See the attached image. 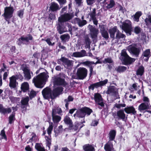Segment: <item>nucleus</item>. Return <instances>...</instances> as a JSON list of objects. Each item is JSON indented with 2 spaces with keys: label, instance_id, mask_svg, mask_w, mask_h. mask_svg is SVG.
Returning <instances> with one entry per match:
<instances>
[{
  "label": "nucleus",
  "instance_id": "nucleus-59",
  "mask_svg": "<svg viewBox=\"0 0 151 151\" xmlns=\"http://www.w3.org/2000/svg\"><path fill=\"white\" fill-rule=\"evenodd\" d=\"M126 104H117L116 103L114 105L115 107L118 109H120L121 107H125L126 106Z\"/></svg>",
  "mask_w": 151,
  "mask_h": 151
},
{
  "label": "nucleus",
  "instance_id": "nucleus-10",
  "mask_svg": "<svg viewBox=\"0 0 151 151\" xmlns=\"http://www.w3.org/2000/svg\"><path fill=\"white\" fill-rule=\"evenodd\" d=\"M60 60L62 61L65 65H66L68 67L71 65L72 63V60H70L64 57H62L60 59L58 60L57 63L59 64H60Z\"/></svg>",
  "mask_w": 151,
  "mask_h": 151
},
{
  "label": "nucleus",
  "instance_id": "nucleus-18",
  "mask_svg": "<svg viewBox=\"0 0 151 151\" xmlns=\"http://www.w3.org/2000/svg\"><path fill=\"white\" fill-rule=\"evenodd\" d=\"M73 116L75 118H84L85 116L82 108L77 109L76 113L74 114Z\"/></svg>",
  "mask_w": 151,
  "mask_h": 151
},
{
  "label": "nucleus",
  "instance_id": "nucleus-51",
  "mask_svg": "<svg viewBox=\"0 0 151 151\" xmlns=\"http://www.w3.org/2000/svg\"><path fill=\"white\" fill-rule=\"evenodd\" d=\"M102 36L106 40H108L109 38V34L107 31L101 33Z\"/></svg>",
  "mask_w": 151,
  "mask_h": 151
},
{
  "label": "nucleus",
  "instance_id": "nucleus-45",
  "mask_svg": "<svg viewBox=\"0 0 151 151\" xmlns=\"http://www.w3.org/2000/svg\"><path fill=\"white\" fill-rule=\"evenodd\" d=\"M141 15V13L140 12H137L134 15V20L137 22L139 21V18Z\"/></svg>",
  "mask_w": 151,
  "mask_h": 151
},
{
  "label": "nucleus",
  "instance_id": "nucleus-11",
  "mask_svg": "<svg viewBox=\"0 0 151 151\" xmlns=\"http://www.w3.org/2000/svg\"><path fill=\"white\" fill-rule=\"evenodd\" d=\"M54 83L55 85H61L63 86H65L67 85L65 79L60 77L55 78L54 80Z\"/></svg>",
  "mask_w": 151,
  "mask_h": 151
},
{
  "label": "nucleus",
  "instance_id": "nucleus-8",
  "mask_svg": "<svg viewBox=\"0 0 151 151\" xmlns=\"http://www.w3.org/2000/svg\"><path fill=\"white\" fill-rule=\"evenodd\" d=\"M94 99L97 104L102 107H104L105 106L104 103L103 102V99L100 93H95Z\"/></svg>",
  "mask_w": 151,
  "mask_h": 151
},
{
  "label": "nucleus",
  "instance_id": "nucleus-13",
  "mask_svg": "<svg viewBox=\"0 0 151 151\" xmlns=\"http://www.w3.org/2000/svg\"><path fill=\"white\" fill-rule=\"evenodd\" d=\"M63 88L61 86L57 87L54 89L52 91L53 97L55 98L61 94L63 91Z\"/></svg>",
  "mask_w": 151,
  "mask_h": 151
},
{
  "label": "nucleus",
  "instance_id": "nucleus-52",
  "mask_svg": "<svg viewBox=\"0 0 151 151\" xmlns=\"http://www.w3.org/2000/svg\"><path fill=\"white\" fill-rule=\"evenodd\" d=\"M0 135L1 136L2 139H4L6 141L7 140V138L5 134V131L4 129L1 130Z\"/></svg>",
  "mask_w": 151,
  "mask_h": 151
},
{
  "label": "nucleus",
  "instance_id": "nucleus-35",
  "mask_svg": "<svg viewBox=\"0 0 151 151\" xmlns=\"http://www.w3.org/2000/svg\"><path fill=\"white\" fill-rule=\"evenodd\" d=\"M63 22H58V24L57 27V29L58 33L60 34H61L65 32L64 29L63 27Z\"/></svg>",
  "mask_w": 151,
  "mask_h": 151
},
{
  "label": "nucleus",
  "instance_id": "nucleus-48",
  "mask_svg": "<svg viewBox=\"0 0 151 151\" xmlns=\"http://www.w3.org/2000/svg\"><path fill=\"white\" fill-rule=\"evenodd\" d=\"M53 123L52 122L51 123V124H50L47 130V132L49 135L48 136H51V134L52 133V132L53 130Z\"/></svg>",
  "mask_w": 151,
  "mask_h": 151
},
{
  "label": "nucleus",
  "instance_id": "nucleus-44",
  "mask_svg": "<svg viewBox=\"0 0 151 151\" xmlns=\"http://www.w3.org/2000/svg\"><path fill=\"white\" fill-rule=\"evenodd\" d=\"M108 80L107 79H105L104 81H101L99 82H97L96 83L98 88L105 85L108 83Z\"/></svg>",
  "mask_w": 151,
  "mask_h": 151
},
{
  "label": "nucleus",
  "instance_id": "nucleus-26",
  "mask_svg": "<svg viewBox=\"0 0 151 151\" xmlns=\"http://www.w3.org/2000/svg\"><path fill=\"white\" fill-rule=\"evenodd\" d=\"M9 86L11 88H15L17 87V84H18V83L17 82V81L14 80L11 77H9Z\"/></svg>",
  "mask_w": 151,
  "mask_h": 151
},
{
  "label": "nucleus",
  "instance_id": "nucleus-22",
  "mask_svg": "<svg viewBox=\"0 0 151 151\" xmlns=\"http://www.w3.org/2000/svg\"><path fill=\"white\" fill-rule=\"evenodd\" d=\"M84 151H95L94 145L93 144H86L83 147Z\"/></svg>",
  "mask_w": 151,
  "mask_h": 151
},
{
  "label": "nucleus",
  "instance_id": "nucleus-55",
  "mask_svg": "<svg viewBox=\"0 0 151 151\" xmlns=\"http://www.w3.org/2000/svg\"><path fill=\"white\" fill-rule=\"evenodd\" d=\"M52 12L49 14L48 19L50 20H54L55 19V14Z\"/></svg>",
  "mask_w": 151,
  "mask_h": 151
},
{
  "label": "nucleus",
  "instance_id": "nucleus-56",
  "mask_svg": "<svg viewBox=\"0 0 151 151\" xmlns=\"http://www.w3.org/2000/svg\"><path fill=\"white\" fill-rule=\"evenodd\" d=\"M95 88H98L96 83L91 84L90 86H88V88L89 90L91 89L93 91L94 90Z\"/></svg>",
  "mask_w": 151,
  "mask_h": 151
},
{
  "label": "nucleus",
  "instance_id": "nucleus-64",
  "mask_svg": "<svg viewBox=\"0 0 151 151\" xmlns=\"http://www.w3.org/2000/svg\"><path fill=\"white\" fill-rule=\"evenodd\" d=\"M145 22L146 25L149 24V22L151 24V17L148 18H146L145 20Z\"/></svg>",
  "mask_w": 151,
  "mask_h": 151
},
{
  "label": "nucleus",
  "instance_id": "nucleus-1",
  "mask_svg": "<svg viewBox=\"0 0 151 151\" xmlns=\"http://www.w3.org/2000/svg\"><path fill=\"white\" fill-rule=\"evenodd\" d=\"M49 77L45 72L40 73L33 78L32 82L36 88H42L44 87Z\"/></svg>",
  "mask_w": 151,
  "mask_h": 151
},
{
  "label": "nucleus",
  "instance_id": "nucleus-42",
  "mask_svg": "<svg viewBox=\"0 0 151 151\" xmlns=\"http://www.w3.org/2000/svg\"><path fill=\"white\" fill-rule=\"evenodd\" d=\"M76 19L77 21L79 27H82L86 24L87 23L86 21L85 20H83L81 21L79 18H76Z\"/></svg>",
  "mask_w": 151,
  "mask_h": 151
},
{
  "label": "nucleus",
  "instance_id": "nucleus-54",
  "mask_svg": "<svg viewBox=\"0 0 151 151\" xmlns=\"http://www.w3.org/2000/svg\"><path fill=\"white\" fill-rule=\"evenodd\" d=\"M70 38V36L68 34L63 35H61L60 37V38H61V40L63 41H64L65 40L67 39H69Z\"/></svg>",
  "mask_w": 151,
  "mask_h": 151
},
{
  "label": "nucleus",
  "instance_id": "nucleus-12",
  "mask_svg": "<svg viewBox=\"0 0 151 151\" xmlns=\"http://www.w3.org/2000/svg\"><path fill=\"white\" fill-rule=\"evenodd\" d=\"M122 63L125 65H129L134 62L135 59L130 57L129 56L122 59Z\"/></svg>",
  "mask_w": 151,
  "mask_h": 151
},
{
  "label": "nucleus",
  "instance_id": "nucleus-21",
  "mask_svg": "<svg viewBox=\"0 0 151 151\" xmlns=\"http://www.w3.org/2000/svg\"><path fill=\"white\" fill-rule=\"evenodd\" d=\"M130 50L132 54L137 57L138 56L140 52L139 48H137L134 46H132L130 47Z\"/></svg>",
  "mask_w": 151,
  "mask_h": 151
},
{
  "label": "nucleus",
  "instance_id": "nucleus-23",
  "mask_svg": "<svg viewBox=\"0 0 151 151\" xmlns=\"http://www.w3.org/2000/svg\"><path fill=\"white\" fill-rule=\"evenodd\" d=\"M106 93L107 94L112 93L113 95L116 96L117 95V91L115 90V88L114 86H111L108 87Z\"/></svg>",
  "mask_w": 151,
  "mask_h": 151
},
{
  "label": "nucleus",
  "instance_id": "nucleus-25",
  "mask_svg": "<svg viewBox=\"0 0 151 151\" xmlns=\"http://www.w3.org/2000/svg\"><path fill=\"white\" fill-rule=\"evenodd\" d=\"M116 131L114 129L111 130L110 131L108 134V137L109 142L110 141H113L114 140L116 135Z\"/></svg>",
  "mask_w": 151,
  "mask_h": 151
},
{
  "label": "nucleus",
  "instance_id": "nucleus-50",
  "mask_svg": "<svg viewBox=\"0 0 151 151\" xmlns=\"http://www.w3.org/2000/svg\"><path fill=\"white\" fill-rule=\"evenodd\" d=\"M96 8H94L93 11L91 12L89 14V15L91 19L96 17Z\"/></svg>",
  "mask_w": 151,
  "mask_h": 151
},
{
  "label": "nucleus",
  "instance_id": "nucleus-58",
  "mask_svg": "<svg viewBox=\"0 0 151 151\" xmlns=\"http://www.w3.org/2000/svg\"><path fill=\"white\" fill-rule=\"evenodd\" d=\"M24 9H21L18 11L17 12V14L18 16L21 18L23 17L24 14Z\"/></svg>",
  "mask_w": 151,
  "mask_h": 151
},
{
  "label": "nucleus",
  "instance_id": "nucleus-36",
  "mask_svg": "<svg viewBox=\"0 0 151 151\" xmlns=\"http://www.w3.org/2000/svg\"><path fill=\"white\" fill-rule=\"evenodd\" d=\"M23 71H24L26 78L28 80L30 79L31 78V76L29 70L26 67L24 68L23 69Z\"/></svg>",
  "mask_w": 151,
  "mask_h": 151
},
{
  "label": "nucleus",
  "instance_id": "nucleus-15",
  "mask_svg": "<svg viewBox=\"0 0 151 151\" xmlns=\"http://www.w3.org/2000/svg\"><path fill=\"white\" fill-rule=\"evenodd\" d=\"M49 5V10L52 12H57L60 9L59 5L55 2H52Z\"/></svg>",
  "mask_w": 151,
  "mask_h": 151
},
{
  "label": "nucleus",
  "instance_id": "nucleus-7",
  "mask_svg": "<svg viewBox=\"0 0 151 151\" xmlns=\"http://www.w3.org/2000/svg\"><path fill=\"white\" fill-rule=\"evenodd\" d=\"M43 98L46 99H53L52 90L49 87H46L44 88L42 92Z\"/></svg>",
  "mask_w": 151,
  "mask_h": 151
},
{
  "label": "nucleus",
  "instance_id": "nucleus-41",
  "mask_svg": "<svg viewBox=\"0 0 151 151\" xmlns=\"http://www.w3.org/2000/svg\"><path fill=\"white\" fill-rule=\"evenodd\" d=\"M63 131V126L60 125L56 129H54V132L56 136H58L60 133H62Z\"/></svg>",
  "mask_w": 151,
  "mask_h": 151
},
{
  "label": "nucleus",
  "instance_id": "nucleus-43",
  "mask_svg": "<svg viewBox=\"0 0 151 151\" xmlns=\"http://www.w3.org/2000/svg\"><path fill=\"white\" fill-rule=\"evenodd\" d=\"M94 63V62L89 61H86L82 63L83 65L84 66L88 67L89 68L93 67V66L92 65Z\"/></svg>",
  "mask_w": 151,
  "mask_h": 151
},
{
  "label": "nucleus",
  "instance_id": "nucleus-9",
  "mask_svg": "<svg viewBox=\"0 0 151 151\" xmlns=\"http://www.w3.org/2000/svg\"><path fill=\"white\" fill-rule=\"evenodd\" d=\"M122 29L127 33L131 35L132 28L130 24L126 22H124L122 26Z\"/></svg>",
  "mask_w": 151,
  "mask_h": 151
},
{
  "label": "nucleus",
  "instance_id": "nucleus-49",
  "mask_svg": "<svg viewBox=\"0 0 151 151\" xmlns=\"http://www.w3.org/2000/svg\"><path fill=\"white\" fill-rule=\"evenodd\" d=\"M121 54V60L125 58L128 57L129 56L125 50H123L122 51Z\"/></svg>",
  "mask_w": 151,
  "mask_h": 151
},
{
  "label": "nucleus",
  "instance_id": "nucleus-29",
  "mask_svg": "<svg viewBox=\"0 0 151 151\" xmlns=\"http://www.w3.org/2000/svg\"><path fill=\"white\" fill-rule=\"evenodd\" d=\"M116 115L119 118L125 121L126 115L123 110H120L116 112Z\"/></svg>",
  "mask_w": 151,
  "mask_h": 151
},
{
  "label": "nucleus",
  "instance_id": "nucleus-33",
  "mask_svg": "<svg viewBox=\"0 0 151 151\" xmlns=\"http://www.w3.org/2000/svg\"><path fill=\"white\" fill-rule=\"evenodd\" d=\"M63 111L61 109L59 106L54 107L52 109V114L61 115L63 113Z\"/></svg>",
  "mask_w": 151,
  "mask_h": 151
},
{
  "label": "nucleus",
  "instance_id": "nucleus-5",
  "mask_svg": "<svg viewBox=\"0 0 151 151\" xmlns=\"http://www.w3.org/2000/svg\"><path fill=\"white\" fill-rule=\"evenodd\" d=\"M88 28L90 32L91 37L93 39V42H96L97 41L98 35L99 33V29L95 27H93V25L90 24L88 25Z\"/></svg>",
  "mask_w": 151,
  "mask_h": 151
},
{
  "label": "nucleus",
  "instance_id": "nucleus-39",
  "mask_svg": "<svg viewBox=\"0 0 151 151\" xmlns=\"http://www.w3.org/2000/svg\"><path fill=\"white\" fill-rule=\"evenodd\" d=\"M29 98L28 96L25 98H22L21 101V105H29Z\"/></svg>",
  "mask_w": 151,
  "mask_h": 151
},
{
  "label": "nucleus",
  "instance_id": "nucleus-53",
  "mask_svg": "<svg viewBox=\"0 0 151 151\" xmlns=\"http://www.w3.org/2000/svg\"><path fill=\"white\" fill-rule=\"evenodd\" d=\"M103 62L104 63H113V61L110 57H109L107 58H106L103 61Z\"/></svg>",
  "mask_w": 151,
  "mask_h": 151
},
{
  "label": "nucleus",
  "instance_id": "nucleus-14",
  "mask_svg": "<svg viewBox=\"0 0 151 151\" xmlns=\"http://www.w3.org/2000/svg\"><path fill=\"white\" fill-rule=\"evenodd\" d=\"M150 103H142L138 107V110L141 112H142L145 110H147L150 109Z\"/></svg>",
  "mask_w": 151,
  "mask_h": 151
},
{
  "label": "nucleus",
  "instance_id": "nucleus-2",
  "mask_svg": "<svg viewBox=\"0 0 151 151\" xmlns=\"http://www.w3.org/2000/svg\"><path fill=\"white\" fill-rule=\"evenodd\" d=\"M108 32L110 38L113 40L116 39L118 40L121 38H123L126 37L125 35L121 33L119 30L117 29V27L116 26L109 29Z\"/></svg>",
  "mask_w": 151,
  "mask_h": 151
},
{
  "label": "nucleus",
  "instance_id": "nucleus-38",
  "mask_svg": "<svg viewBox=\"0 0 151 151\" xmlns=\"http://www.w3.org/2000/svg\"><path fill=\"white\" fill-rule=\"evenodd\" d=\"M15 114L16 113L14 112H12V114L9 116L8 118L9 123L11 124L13 123L14 121L15 120Z\"/></svg>",
  "mask_w": 151,
  "mask_h": 151
},
{
  "label": "nucleus",
  "instance_id": "nucleus-27",
  "mask_svg": "<svg viewBox=\"0 0 151 151\" xmlns=\"http://www.w3.org/2000/svg\"><path fill=\"white\" fill-rule=\"evenodd\" d=\"M52 119L55 124H57L61 120V117L56 114H52Z\"/></svg>",
  "mask_w": 151,
  "mask_h": 151
},
{
  "label": "nucleus",
  "instance_id": "nucleus-30",
  "mask_svg": "<svg viewBox=\"0 0 151 151\" xmlns=\"http://www.w3.org/2000/svg\"><path fill=\"white\" fill-rule=\"evenodd\" d=\"M85 116H89L93 112L92 110L90 108L86 106L82 107Z\"/></svg>",
  "mask_w": 151,
  "mask_h": 151
},
{
  "label": "nucleus",
  "instance_id": "nucleus-6",
  "mask_svg": "<svg viewBox=\"0 0 151 151\" xmlns=\"http://www.w3.org/2000/svg\"><path fill=\"white\" fill-rule=\"evenodd\" d=\"M74 17V14L72 13H65L61 15L58 18V22H66L71 19Z\"/></svg>",
  "mask_w": 151,
  "mask_h": 151
},
{
  "label": "nucleus",
  "instance_id": "nucleus-63",
  "mask_svg": "<svg viewBox=\"0 0 151 151\" xmlns=\"http://www.w3.org/2000/svg\"><path fill=\"white\" fill-rule=\"evenodd\" d=\"M99 27L100 28V31L101 33L102 32L107 31L106 29L105 26L104 25H99Z\"/></svg>",
  "mask_w": 151,
  "mask_h": 151
},
{
  "label": "nucleus",
  "instance_id": "nucleus-17",
  "mask_svg": "<svg viewBox=\"0 0 151 151\" xmlns=\"http://www.w3.org/2000/svg\"><path fill=\"white\" fill-rule=\"evenodd\" d=\"M151 56L150 50V49H147L144 51L143 52L142 56L143 58L144 57L145 58L144 59L145 61L147 62L148 61L149 58Z\"/></svg>",
  "mask_w": 151,
  "mask_h": 151
},
{
  "label": "nucleus",
  "instance_id": "nucleus-40",
  "mask_svg": "<svg viewBox=\"0 0 151 151\" xmlns=\"http://www.w3.org/2000/svg\"><path fill=\"white\" fill-rule=\"evenodd\" d=\"M127 68L124 66H119L116 68V70L119 73H122L125 71Z\"/></svg>",
  "mask_w": 151,
  "mask_h": 151
},
{
  "label": "nucleus",
  "instance_id": "nucleus-37",
  "mask_svg": "<svg viewBox=\"0 0 151 151\" xmlns=\"http://www.w3.org/2000/svg\"><path fill=\"white\" fill-rule=\"evenodd\" d=\"M46 138V144L47 147H48V149H50V147L51 145L52 137L51 136H45Z\"/></svg>",
  "mask_w": 151,
  "mask_h": 151
},
{
  "label": "nucleus",
  "instance_id": "nucleus-28",
  "mask_svg": "<svg viewBox=\"0 0 151 151\" xmlns=\"http://www.w3.org/2000/svg\"><path fill=\"white\" fill-rule=\"evenodd\" d=\"M145 69L143 65L139 66L136 71V75L137 76H142L144 73Z\"/></svg>",
  "mask_w": 151,
  "mask_h": 151
},
{
  "label": "nucleus",
  "instance_id": "nucleus-19",
  "mask_svg": "<svg viewBox=\"0 0 151 151\" xmlns=\"http://www.w3.org/2000/svg\"><path fill=\"white\" fill-rule=\"evenodd\" d=\"M63 121L65 124L69 126V128H71L73 127V122L68 115H66L65 116Z\"/></svg>",
  "mask_w": 151,
  "mask_h": 151
},
{
  "label": "nucleus",
  "instance_id": "nucleus-34",
  "mask_svg": "<svg viewBox=\"0 0 151 151\" xmlns=\"http://www.w3.org/2000/svg\"><path fill=\"white\" fill-rule=\"evenodd\" d=\"M104 149L106 151H111L114 149L113 148L112 144H110V142L109 141L108 142L105 144Z\"/></svg>",
  "mask_w": 151,
  "mask_h": 151
},
{
  "label": "nucleus",
  "instance_id": "nucleus-4",
  "mask_svg": "<svg viewBox=\"0 0 151 151\" xmlns=\"http://www.w3.org/2000/svg\"><path fill=\"white\" fill-rule=\"evenodd\" d=\"M88 70L86 68L80 67L77 70L76 75V79L83 80L85 79L87 76Z\"/></svg>",
  "mask_w": 151,
  "mask_h": 151
},
{
  "label": "nucleus",
  "instance_id": "nucleus-62",
  "mask_svg": "<svg viewBox=\"0 0 151 151\" xmlns=\"http://www.w3.org/2000/svg\"><path fill=\"white\" fill-rule=\"evenodd\" d=\"M99 119L93 120L91 124V125L94 127L97 126L99 124Z\"/></svg>",
  "mask_w": 151,
  "mask_h": 151
},
{
  "label": "nucleus",
  "instance_id": "nucleus-16",
  "mask_svg": "<svg viewBox=\"0 0 151 151\" xmlns=\"http://www.w3.org/2000/svg\"><path fill=\"white\" fill-rule=\"evenodd\" d=\"M125 112L127 114H131L134 115L137 114V111L133 106H129L126 107L124 109Z\"/></svg>",
  "mask_w": 151,
  "mask_h": 151
},
{
  "label": "nucleus",
  "instance_id": "nucleus-46",
  "mask_svg": "<svg viewBox=\"0 0 151 151\" xmlns=\"http://www.w3.org/2000/svg\"><path fill=\"white\" fill-rule=\"evenodd\" d=\"M142 29L139 26L135 27L133 30L134 33L136 34H138L141 33Z\"/></svg>",
  "mask_w": 151,
  "mask_h": 151
},
{
  "label": "nucleus",
  "instance_id": "nucleus-3",
  "mask_svg": "<svg viewBox=\"0 0 151 151\" xmlns=\"http://www.w3.org/2000/svg\"><path fill=\"white\" fill-rule=\"evenodd\" d=\"M14 10L13 6H6L4 8V12L2 16L4 17L8 24L10 23L9 19L13 17Z\"/></svg>",
  "mask_w": 151,
  "mask_h": 151
},
{
  "label": "nucleus",
  "instance_id": "nucleus-20",
  "mask_svg": "<svg viewBox=\"0 0 151 151\" xmlns=\"http://www.w3.org/2000/svg\"><path fill=\"white\" fill-rule=\"evenodd\" d=\"M12 111V109L10 107L5 108L3 105L0 104V113L3 114H9Z\"/></svg>",
  "mask_w": 151,
  "mask_h": 151
},
{
  "label": "nucleus",
  "instance_id": "nucleus-32",
  "mask_svg": "<svg viewBox=\"0 0 151 151\" xmlns=\"http://www.w3.org/2000/svg\"><path fill=\"white\" fill-rule=\"evenodd\" d=\"M21 89L24 92H26L29 90V86L28 83L27 82H24L21 85Z\"/></svg>",
  "mask_w": 151,
  "mask_h": 151
},
{
  "label": "nucleus",
  "instance_id": "nucleus-57",
  "mask_svg": "<svg viewBox=\"0 0 151 151\" xmlns=\"http://www.w3.org/2000/svg\"><path fill=\"white\" fill-rule=\"evenodd\" d=\"M37 93L36 92L33 90H32L30 92L29 96L31 99L35 97Z\"/></svg>",
  "mask_w": 151,
  "mask_h": 151
},
{
  "label": "nucleus",
  "instance_id": "nucleus-47",
  "mask_svg": "<svg viewBox=\"0 0 151 151\" xmlns=\"http://www.w3.org/2000/svg\"><path fill=\"white\" fill-rule=\"evenodd\" d=\"M115 3L114 0H110L109 3L107 4L106 7L107 9H110L113 8L115 5Z\"/></svg>",
  "mask_w": 151,
  "mask_h": 151
},
{
  "label": "nucleus",
  "instance_id": "nucleus-31",
  "mask_svg": "<svg viewBox=\"0 0 151 151\" xmlns=\"http://www.w3.org/2000/svg\"><path fill=\"white\" fill-rule=\"evenodd\" d=\"M84 41L85 44V47L86 48L90 47V45L91 43V40L87 35H85L84 37Z\"/></svg>",
  "mask_w": 151,
  "mask_h": 151
},
{
  "label": "nucleus",
  "instance_id": "nucleus-24",
  "mask_svg": "<svg viewBox=\"0 0 151 151\" xmlns=\"http://www.w3.org/2000/svg\"><path fill=\"white\" fill-rule=\"evenodd\" d=\"M20 39L21 40H24L26 42V44H28L29 41H32L33 40V37L31 34H28L25 37L24 36H21Z\"/></svg>",
  "mask_w": 151,
  "mask_h": 151
},
{
  "label": "nucleus",
  "instance_id": "nucleus-60",
  "mask_svg": "<svg viewBox=\"0 0 151 151\" xmlns=\"http://www.w3.org/2000/svg\"><path fill=\"white\" fill-rule=\"evenodd\" d=\"M32 137L30 139L29 142H32L33 141V140L35 139L37 136L36 134L34 132H32Z\"/></svg>",
  "mask_w": 151,
  "mask_h": 151
},
{
  "label": "nucleus",
  "instance_id": "nucleus-61",
  "mask_svg": "<svg viewBox=\"0 0 151 151\" xmlns=\"http://www.w3.org/2000/svg\"><path fill=\"white\" fill-rule=\"evenodd\" d=\"M74 100V98L71 96H68V99H66L64 100L65 102H69L70 101H72Z\"/></svg>",
  "mask_w": 151,
  "mask_h": 151
}]
</instances>
